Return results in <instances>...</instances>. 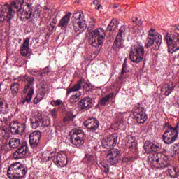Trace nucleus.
Segmentation results:
<instances>
[{
    "label": "nucleus",
    "instance_id": "f257e3e1",
    "mask_svg": "<svg viewBox=\"0 0 179 179\" xmlns=\"http://www.w3.org/2000/svg\"><path fill=\"white\" fill-rule=\"evenodd\" d=\"M19 5L22 6V3L20 1H13L11 5L4 4L0 8V23L7 21L10 22V19H13L15 15V9H19Z\"/></svg>",
    "mask_w": 179,
    "mask_h": 179
},
{
    "label": "nucleus",
    "instance_id": "f03ea898",
    "mask_svg": "<svg viewBox=\"0 0 179 179\" xmlns=\"http://www.w3.org/2000/svg\"><path fill=\"white\" fill-rule=\"evenodd\" d=\"M27 166L20 162L11 164L7 171V176L10 179H22L27 174Z\"/></svg>",
    "mask_w": 179,
    "mask_h": 179
},
{
    "label": "nucleus",
    "instance_id": "7ed1b4c3",
    "mask_svg": "<svg viewBox=\"0 0 179 179\" xmlns=\"http://www.w3.org/2000/svg\"><path fill=\"white\" fill-rule=\"evenodd\" d=\"M162 37L158 32L153 29L149 31V34L145 42V47H152L155 50H159L162 45Z\"/></svg>",
    "mask_w": 179,
    "mask_h": 179
},
{
    "label": "nucleus",
    "instance_id": "20e7f679",
    "mask_svg": "<svg viewBox=\"0 0 179 179\" xmlns=\"http://www.w3.org/2000/svg\"><path fill=\"white\" fill-rule=\"evenodd\" d=\"M2 121H0V142H1L3 146H10L12 149H16L19 148L20 145V139L16 138H12L9 140V138L6 135V129L1 127Z\"/></svg>",
    "mask_w": 179,
    "mask_h": 179
},
{
    "label": "nucleus",
    "instance_id": "39448f33",
    "mask_svg": "<svg viewBox=\"0 0 179 179\" xmlns=\"http://www.w3.org/2000/svg\"><path fill=\"white\" fill-rule=\"evenodd\" d=\"M129 57L132 62L139 64L145 57V48L139 43H136L131 48Z\"/></svg>",
    "mask_w": 179,
    "mask_h": 179
},
{
    "label": "nucleus",
    "instance_id": "423d86ee",
    "mask_svg": "<svg viewBox=\"0 0 179 179\" xmlns=\"http://www.w3.org/2000/svg\"><path fill=\"white\" fill-rule=\"evenodd\" d=\"M168 160L169 156L162 152H152L148 157V162L152 164H158V169H164Z\"/></svg>",
    "mask_w": 179,
    "mask_h": 179
},
{
    "label": "nucleus",
    "instance_id": "0eeeda50",
    "mask_svg": "<svg viewBox=\"0 0 179 179\" xmlns=\"http://www.w3.org/2000/svg\"><path fill=\"white\" fill-rule=\"evenodd\" d=\"M53 162L57 167H65L68 164V158L64 152H60L55 154V152L50 153L47 157L46 162Z\"/></svg>",
    "mask_w": 179,
    "mask_h": 179
},
{
    "label": "nucleus",
    "instance_id": "6e6552de",
    "mask_svg": "<svg viewBox=\"0 0 179 179\" xmlns=\"http://www.w3.org/2000/svg\"><path fill=\"white\" fill-rule=\"evenodd\" d=\"M91 45L92 47H100L104 43L106 38V31L103 28H99L92 31L90 34Z\"/></svg>",
    "mask_w": 179,
    "mask_h": 179
},
{
    "label": "nucleus",
    "instance_id": "1a4fd4ad",
    "mask_svg": "<svg viewBox=\"0 0 179 179\" xmlns=\"http://www.w3.org/2000/svg\"><path fill=\"white\" fill-rule=\"evenodd\" d=\"M165 40L168 44L169 51L173 54L179 50V34L178 33H167Z\"/></svg>",
    "mask_w": 179,
    "mask_h": 179
},
{
    "label": "nucleus",
    "instance_id": "9d476101",
    "mask_svg": "<svg viewBox=\"0 0 179 179\" xmlns=\"http://www.w3.org/2000/svg\"><path fill=\"white\" fill-rule=\"evenodd\" d=\"M17 17L22 20H29L30 24H35L38 20L37 15L31 12V10L29 8L26 9L20 8L17 11Z\"/></svg>",
    "mask_w": 179,
    "mask_h": 179
},
{
    "label": "nucleus",
    "instance_id": "9b49d317",
    "mask_svg": "<svg viewBox=\"0 0 179 179\" xmlns=\"http://www.w3.org/2000/svg\"><path fill=\"white\" fill-rule=\"evenodd\" d=\"M71 143L76 146V148H80L83 143H85V132L80 129H76L70 132Z\"/></svg>",
    "mask_w": 179,
    "mask_h": 179
},
{
    "label": "nucleus",
    "instance_id": "f8f14e48",
    "mask_svg": "<svg viewBox=\"0 0 179 179\" xmlns=\"http://www.w3.org/2000/svg\"><path fill=\"white\" fill-rule=\"evenodd\" d=\"M134 115V120L138 124H145L148 120V115L145 113V107L142 106L141 103H136L133 110Z\"/></svg>",
    "mask_w": 179,
    "mask_h": 179
},
{
    "label": "nucleus",
    "instance_id": "ddd939ff",
    "mask_svg": "<svg viewBox=\"0 0 179 179\" xmlns=\"http://www.w3.org/2000/svg\"><path fill=\"white\" fill-rule=\"evenodd\" d=\"M31 125L33 129H37L38 127H41L43 125L45 131L46 132H50V123L51 122V120L48 119V124H44V122L43 121V116L41 114L38 113L34 117L30 119Z\"/></svg>",
    "mask_w": 179,
    "mask_h": 179
},
{
    "label": "nucleus",
    "instance_id": "4468645a",
    "mask_svg": "<svg viewBox=\"0 0 179 179\" xmlns=\"http://www.w3.org/2000/svg\"><path fill=\"white\" fill-rule=\"evenodd\" d=\"M33 82H34V78H30L28 80V85L25 86L24 92L26 93L29 90L27 96L21 101L22 104H30L31 99H33V94H34V87H33Z\"/></svg>",
    "mask_w": 179,
    "mask_h": 179
},
{
    "label": "nucleus",
    "instance_id": "2eb2a0df",
    "mask_svg": "<svg viewBox=\"0 0 179 179\" xmlns=\"http://www.w3.org/2000/svg\"><path fill=\"white\" fill-rule=\"evenodd\" d=\"M178 131L179 129L176 130L169 129V131H165L162 135V139L164 143L166 145H171V143H174V141H177V138H178Z\"/></svg>",
    "mask_w": 179,
    "mask_h": 179
},
{
    "label": "nucleus",
    "instance_id": "dca6fc26",
    "mask_svg": "<svg viewBox=\"0 0 179 179\" xmlns=\"http://www.w3.org/2000/svg\"><path fill=\"white\" fill-rule=\"evenodd\" d=\"M127 34V27L122 26L120 29L119 32L116 36V39L113 43V48L115 50H118L122 47V44L124 43V36Z\"/></svg>",
    "mask_w": 179,
    "mask_h": 179
},
{
    "label": "nucleus",
    "instance_id": "f3484780",
    "mask_svg": "<svg viewBox=\"0 0 179 179\" xmlns=\"http://www.w3.org/2000/svg\"><path fill=\"white\" fill-rule=\"evenodd\" d=\"M120 150L116 148H112L109 150V152L106 157L108 163H109L112 166L114 164H117V163L120 162Z\"/></svg>",
    "mask_w": 179,
    "mask_h": 179
},
{
    "label": "nucleus",
    "instance_id": "a211bd4d",
    "mask_svg": "<svg viewBox=\"0 0 179 179\" xmlns=\"http://www.w3.org/2000/svg\"><path fill=\"white\" fill-rule=\"evenodd\" d=\"M82 15H83V13L79 11L73 13L71 20L73 24H77L80 29H86L85 19Z\"/></svg>",
    "mask_w": 179,
    "mask_h": 179
},
{
    "label": "nucleus",
    "instance_id": "6ab92c4d",
    "mask_svg": "<svg viewBox=\"0 0 179 179\" xmlns=\"http://www.w3.org/2000/svg\"><path fill=\"white\" fill-rule=\"evenodd\" d=\"M26 126L18 123L17 122H13L10 124V131L13 135H19L24 132Z\"/></svg>",
    "mask_w": 179,
    "mask_h": 179
},
{
    "label": "nucleus",
    "instance_id": "aec40b11",
    "mask_svg": "<svg viewBox=\"0 0 179 179\" xmlns=\"http://www.w3.org/2000/svg\"><path fill=\"white\" fill-rule=\"evenodd\" d=\"M41 138V132L40 131H35L29 135V145L31 148L34 149L38 146L40 143V139Z\"/></svg>",
    "mask_w": 179,
    "mask_h": 179
},
{
    "label": "nucleus",
    "instance_id": "412c9836",
    "mask_svg": "<svg viewBox=\"0 0 179 179\" xmlns=\"http://www.w3.org/2000/svg\"><path fill=\"white\" fill-rule=\"evenodd\" d=\"M118 142V135L117 134H113L110 135L106 140H103L102 142L103 146L107 149V148H114L117 145Z\"/></svg>",
    "mask_w": 179,
    "mask_h": 179
},
{
    "label": "nucleus",
    "instance_id": "4be33fe9",
    "mask_svg": "<svg viewBox=\"0 0 179 179\" xmlns=\"http://www.w3.org/2000/svg\"><path fill=\"white\" fill-rule=\"evenodd\" d=\"M27 154V143H23L22 146L17 149V150L13 153V157L16 160L19 159H23L24 156Z\"/></svg>",
    "mask_w": 179,
    "mask_h": 179
},
{
    "label": "nucleus",
    "instance_id": "5701e85b",
    "mask_svg": "<svg viewBox=\"0 0 179 179\" xmlns=\"http://www.w3.org/2000/svg\"><path fill=\"white\" fill-rule=\"evenodd\" d=\"M84 126L90 129V131L94 132V131H96L99 127V120H97L96 118L85 120L84 122Z\"/></svg>",
    "mask_w": 179,
    "mask_h": 179
},
{
    "label": "nucleus",
    "instance_id": "b1692460",
    "mask_svg": "<svg viewBox=\"0 0 179 179\" xmlns=\"http://www.w3.org/2000/svg\"><path fill=\"white\" fill-rule=\"evenodd\" d=\"M79 110H90L93 107L92 98H84L79 102Z\"/></svg>",
    "mask_w": 179,
    "mask_h": 179
},
{
    "label": "nucleus",
    "instance_id": "393cba45",
    "mask_svg": "<svg viewBox=\"0 0 179 179\" xmlns=\"http://www.w3.org/2000/svg\"><path fill=\"white\" fill-rule=\"evenodd\" d=\"M144 149L146 153H149V152H159L160 149H162V145L160 144H155L153 143H150V141H146L144 145Z\"/></svg>",
    "mask_w": 179,
    "mask_h": 179
},
{
    "label": "nucleus",
    "instance_id": "a878e982",
    "mask_svg": "<svg viewBox=\"0 0 179 179\" xmlns=\"http://www.w3.org/2000/svg\"><path fill=\"white\" fill-rule=\"evenodd\" d=\"M169 159L167 161V164L166 167H167V176L171 177V178H177L178 177V169L176 168V166H171L169 164ZM166 167L164 169H166Z\"/></svg>",
    "mask_w": 179,
    "mask_h": 179
},
{
    "label": "nucleus",
    "instance_id": "bb28decb",
    "mask_svg": "<svg viewBox=\"0 0 179 179\" xmlns=\"http://www.w3.org/2000/svg\"><path fill=\"white\" fill-rule=\"evenodd\" d=\"M72 16L71 13H67L66 15L59 20L58 26L61 27V29H66L68 25L69 24V22H71V17Z\"/></svg>",
    "mask_w": 179,
    "mask_h": 179
},
{
    "label": "nucleus",
    "instance_id": "cd10ccee",
    "mask_svg": "<svg viewBox=\"0 0 179 179\" xmlns=\"http://www.w3.org/2000/svg\"><path fill=\"white\" fill-rule=\"evenodd\" d=\"M30 38H26L20 49V54L22 57H26L30 52Z\"/></svg>",
    "mask_w": 179,
    "mask_h": 179
},
{
    "label": "nucleus",
    "instance_id": "c85d7f7f",
    "mask_svg": "<svg viewBox=\"0 0 179 179\" xmlns=\"http://www.w3.org/2000/svg\"><path fill=\"white\" fill-rule=\"evenodd\" d=\"M83 83H85V79L81 78L73 87L71 89H67V94H71L72 92H78V90H80Z\"/></svg>",
    "mask_w": 179,
    "mask_h": 179
},
{
    "label": "nucleus",
    "instance_id": "c756f323",
    "mask_svg": "<svg viewBox=\"0 0 179 179\" xmlns=\"http://www.w3.org/2000/svg\"><path fill=\"white\" fill-rule=\"evenodd\" d=\"M173 92V85L165 84L161 88V93L163 96H169Z\"/></svg>",
    "mask_w": 179,
    "mask_h": 179
},
{
    "label": "nucleus",
    "instance_id": "7c9ffc66",
    "mask_svg": "<svg viewBox=\"0 0 179 179\" xmlns=\"http://www.w3.org/2000/svg\"><path fill=\"white\" fill-rule=\"evenodd\" d=\"M113 97H114V93H110L109 94L106 95L105 97L101 99L98 102L99 106H101V107L107 106V102L110 101V99H113Z\"/></svg>",
    "mask_w": 179,
    "mask_h": 179
},
{
    "label": "nucleus",
    "instance_id": "2f4dec72",
    "mask_svg": "<svg viewBox=\"0 0 179 179\" xmlns=\"http://www.w3.org/2000/svg\"><path fill=\"white\" fill-rule=\"evenodd\" d=\"M0 114H9V106L8 103L0 101Z\"/></svg>",
    "mask_w": 179,
    "mask_h": 179
},
{
    "label": "nucleus",
    "instance_id": "473e14b6",
    "mask_svg": "<svg viewBox=\"0 0 179 179\" xmlns=\"http://www.w3.org/2000/svg\"><path fill=\"white\" fill-rule=\"evenodd\" d=\"M99 167L100 169L103 171V173H108V171H110V168L108 167V164L106 162H101L99 164Z\"/></svg>",
    "mask_w": 179,
    "mask_h": 179
},
{
    "label": "nucleus",
    "instance_id": "72a5a7b5",
    "mask_svg": "<svg viewBox=\"0 0 179 179\" xmlns=\"http://www.w3.org/2000/svg\"><path fill=\"white\" fill-rule=\"evenodd\" d=\"M10 90L12 94L15 95L17 94V92L19 91V83H15L11 85Z\"/></svg>",
    "mask_w": 179,
    "mask_h": 179
},
{
    "label": "nucleus",
    "instance_id": "f704fd0d",
    "mask_svg": "<svg viewBox=\"0 0 179 179\" xmlns=\"http://www.w3.org/2000/svg\"><path fill=\"white\" fill-rule=\"evenodd\" d=\"M164 128H166V131H169V129H171V131H174L176 129H179V124H177L175 127H173L169 124V122H166L164 124Z\"/></svg>",
    "mask_w": 179,
    "mask_h": 179
},
{
    "label": "nucleus",
    "instance_id": "c9c22d12",
    "mask_svg": "<svg viewBox=\"0 0 179 179\" xmlns=\"http://www.w3.org/2000/svg\"><path fill=\"white\" fill-rule=\"evenodd\" d=\"M63 101L62 100L57 99V100H53L50 102L51 106L53 107H57L58 106H61L62 104Z\"/></svg>",
    "mask_w": 179,
    "mask_h": 179
},
{
    "label": "nucleus",
    "instance_id": "e433bc0d",
    "mask_svg": "<svg viewBox=\"0 0 179 179\" xmlns=\"http://www.w3.org/2000/svg\"><path fill=\"white\" fill-rule=\"evenodd\" d=\"M30 73L34 75V76H43V73H41L40 71L36 69L30 70Z\"/></svg>",
    "mask_w": 179,
    "mask_h": 179
},
{
    "label": "nucleus",
    "instance_id": "4c0bfd02",
    "mask_svg": "<svg viewBox=\"0 0 179 179\" xmlns=\"http://www.w3.org/2000/svg\"><path fill=\"white\" fill-rule=\"evenodd\" d=\"M78 100H79V96H78L77 94L73 95L70 98L71 103H76V101H78Z\"/></svg>",
    "mask_w": 179,
    "mask_h": 179
},
{
    "label": "nucleus",
    "instance_id": "58836bf2",
    "mask_svg": "<svg viewBox=\"0 0 179 179\" xmlns=\"http://www.w3.org/2000/svg\"><path fill=\"white\" fill-rule=\"evenodd\" d=\"M50 114L53 118H56L58 114L57 108H53L52 110H50Z\"/></svg>",
    "mask_w": 179,
    "mask_h": 179
},
{
    "label": "nucleus",
    "instance_id": "ea45409f",
    "mask_svg": "<svg viewBox=\"0 0 179 179\" xmlns=\"http://www.w3.org/2000/svg\"><path fill=\"white\" fill-rule=\"evenodd\" d=\"M173 155H178L179 153V145L178 144H174L173 145Z\"/></svg>",
    "mask_w": 179,
    "mask_h": 179
},
{
    "label": "nucleus",
    "instance_id": "a19ab883",
    "mask_svg": "<svg viewBox=\"0 0 179 179\" xmlns=\"http://www.w3.org/2000/svg\"><path fill=\"white\" fill-rule=\"evenodd\" d=\"M92 160V155H86L84 161L87 162V163H89Z\"/></svg>",
    "mask_w": 179,
    "mask_h": 179
},
{
    "label": "nucleus",
    "instance_id": "79ce46f5",
    "mask_svg": "<svg viewBox=\"0 0 179 179\" xmlns=\"http://www.w3.org/2000/svg\"><path fill=\"white\" fill-rule=\"evenodd\" d=\"M19 80H22V82H26V80H27V77L26 76H20Z\"/></svg>",
    "mask_w": 179,
    "mask_h": 179
},
{
    "label": "nucleus",
    "instance_id": "37998d69",
    "mask_svg": "<svg viewBox=\"0 0 179 179\" xmlns=\"http://www.w3.org/2000/svg\"><path fill=\"white\" fill-rule=\"evenodd\" d=\"M108 31H111L113 30V20L110 22V24L107 27Z\"/></svg>",
    "mask_w": 179,
    "mask_h": 179
},
{
    "label": "nucleus",
    "instance_id": "c03bdc74",
    "mask_svg": "<svg viewBox=\"0 0 179 179\" xmlns=\"http://www.w3.org/2000/svg\"><path fill=\"white\" fill-rule=\"evenodd\" d=\"M83 85H84L83 86V89H85V88H87V87H90V84H89V83L85 82V80H84Z\"/></svg>",
    "mask_w": 179,
    "mask_h": 179
},
{
    "label": "nucleus",
    "instance_id": "a18cd8bd",
    "mask_svg": "<svg viewBox=\"0 0 179 179\" xmlns=\"http://www.w3.org/2000/svg\"><path fill=\"white\" fill-rule=\"evenodd\" d=\"M50 72V67H45L43 70V73H48Z\"/></svg>",
    "mask_w": 179,
    "mask_h": 179
},
{
    "label": "nucleus",
    "instance_id": "49530a36",
    "mask_svg": "<svg viewBox=\"0 0 179 179\" xmlns=\"http://www.w3.org/2000/svg\"><path fill=\"white\" fill-rule=\"evenodd\" d=\"M127 66H128V64H127V59H125L124 62L123 63V65H122V68H126L127 69Z\"/></svg>",
    "mask_w": 179,
    "mask_h": 179
},
{
    "label": "nucleus",
    "instance_id": "de8ad7c7",
    "mask_svg": "<svg viewBox=\"0 0 179 179\" xmlns=\"http://www.w3.org/2000/svg\"><path fill=\"white\" fill-rule=\"evenodd\" d=\"M126 72H127V69L122 67V75H124V73H126Z\"/></svg>",
    "mask_w": 179,
    "mask_h": 179
},
{
    "label": "nucleus",
    "instance_id": "09e8293b",
    "mask_svg": "<svg viewBox=\"0 0 179 179\" xmlns=\"http://www.w3.org/2000/svg\"><path fill=\"white\" fill-rule=\"evenodd\" d=\"M75 117H76V115H73L72 117H70L69 118V120L70 121H73V120L75 118Z\"/></svg>",
    "mask_w": 179,
    "mask_h": 179
},
{
    "label": "nucleus",
    "instance_id": "8fccbe9b",
    "mask_svg": "<svg viewBox=\"0 0 179 179\" xmlns=\"http://www.w3.org/2000/svg\"><path fill=\"white\" fill-rule=\"evenodd\" d=\"M113 8H115V9H117V8H118V6H117V4H115V5L113 6Z\"/></svg>",
    "mask_w": 179,
    "mask_h": 179
},
{
    "label": "nucleus",
    "instance_id": "3c124183",
    "mask_svg": "<svg viewBox=\"0 0 179 179\" xmlns=\"http://www.w3.org/2000/svg\"><path fill=\"white\" fill-rule=\"evenodd\" d=\"M176 30H179V25H176Z\"/></svg>",
    "mask_w": 179,
    "mask_h": 179
},
{
    "label": "nucleus",
    "instance_id": "603ef678",
    "mask_svg": "<svg viewBox=\"0 0 179 179\" xmlns=\"http://www.w3.org/2000/svg\"><path fill=\"white\" fill-rule=\"evenodd\" d=\"M96 9H100V6H98L97 7H96Z\"/></svg>",
    "mask_w": 179,
    "mask_h": 179
},
{
    "label": "nucleus",
    "instance_id": "864d4df0",
    "mask_svg": "<svg viewBox=\"0 0 179 179\" xmlns=\"http://www.w3.org/2000/svg\"><path fill=\"white\" fill-rule=\"evenodd\" d=\"M76 31H79V29H75Z\"/></svg>",
    "mask_w": 179,
    "mask_h": 179
},
{
    "label": "nucleus",
    "instance_id": "5fc2aeb1",
    "mask_svg": "<svg viewBox=\"0 0 179 179\" xmlns=\"http://www.w3.org/2000/svg\"><path fill=\"white\" fill-rule=\"evenodd\" d=\"M80 33H83V30H82V31H80Z\"/></svg>",
    "mask_w": 179,
    "mask_h": 179
},
{
    "label": "nucleus",
    "instance_id": "6e6d98bb",
    "mask_svg": "<svg viewBox=\"0 0 179 179\" xmlns=\"http://www.w3.org/2000/svg\"><path fill=\"white\" fill-rule=\"evenodd\" d=\"M94 3H96V1H94Z\"/></svg>",
    "mask_w": 179,
    "mask_h": 179
},
{
    "label": "nucleus",
    "instance_id": "4d7b16f0",
    "mask_svg": "<svg viewBox=\"0 0 179 179\" xmlns=\"http://www.w3.org/2000/svg\"><path fill=\"white\" fill-rule=\"evenodd\" d=\"M0 92H1V84H0Z\"/></svg>",
    "mask_w": 179,
    "mask_h": 179
},
{
    "label": "nucleus",
    "instance_id": "13d9d810",
    "mask_svg": "<svg viewBox=\"0 0 179 179\" xmlns=\"http://www.w3.org/2000/svg\"><path fill=\"white\" fill-rule=\"evenodd\" d=\"M38 97V96H37L35 99H37Z\"/></svg>",
    "mask_w": 179,
    "mask_h": 179
}]
</instances>
